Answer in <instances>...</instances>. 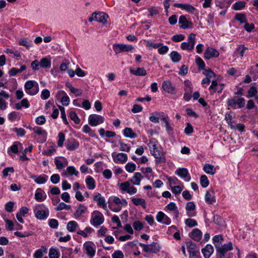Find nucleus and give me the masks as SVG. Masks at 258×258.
<instances>
[{
  "label": "nucleus",
  "mask_w": 258,
  "mask_h": 258,
  "mask_svg": "<svg viewBox=\"0 0 258 258\" xmlns=\"http://www.w3.org/2000/svg\"><path fill=\"white\" fill-rule=\"evenodd\" d=\"M19 146H22V144L18 142H15L8 149V153L12 155L11 153H17L18 152Z\"/></svg>",
  "instance_id": "obj_37"
},
{
  "label": "nucleus",
  "mask_w": 258,
  "mask_h": 258,
  "mask_svg": "<svg viewBox=\"0 0 258 258\" xmlns=\"http://www.w3.org/2000/svg\"><path fill=\"white\" fill-rule=\"evenodd\" d=\"M156 220L158 222L162 223L166 225H169L171 223L170 218L161 211L157 213L156 215Z\"/></svg>",
  "instance_id": "obj_19"
},
{
  "label": "nucleus",
  "mask_w": 258,
  "mask_h": 258,
  "mask_svg": "<svg viewBox=\"0 0 258 258\" xmlns=\"http://www.w3.org/2000/svg\"><path fill=\"white\" fill-rule=\"evenodd\" d=\"M26 69V66L25 65H23L21 67L20 69H17L15 68H12L9 71V75L11 76H14L17 75L18 73H20L25 70Z\"/></svg>",
  "instance_id": "obj_44"
},
{
  "label": "nucleus",
  "mask_w": 258,
  "mask_h": 258,
  "mask_svg": "<svg viewBox=\"0 0 258 258\" xmlns=\"http://www.w3.org/2000/svg\"><path fill=\"white\" fill-rule=\"evenodd\" d=\"M204 170L208 174L213 175L216 172V168L212 165L206 164L204 166Z\"/></svg>",
  "instance_id": "obj_49"
},
{
  "label": "nucleus",
  "mask_w": 258,
  "mask_h": 258,
  "mask_svg": "<svg viewBox=\"0 0 258 258\" xmlns=\"http://www.w3.org/2000/svg\"><path fill=\"white\" fill-rule=\"evenodd\" d=\"M233 249L231 242H229L224 245L216 246L217 258H225V254L227 251Z\"/></svg>",
  "instance_id": "obj_7"
},
{
  "label": "nucleus",
  "mask_w": 258,
  "mask_h": 258,
  "mask_svg": "<svg viewBox=\"0 0 258 258\" xmlns=\"http://www.w3.org/2000/svg\"><path fill=\"white\" fill-rule=\"evenodd\" d=\"M39 62L41 68H50L51 67V58L49 56L42 58Z\"/></svg>",
  "instance_id": "obj_38"
},
{
  "label": "nucleus",
  "mask_w": 258,
  "mask_h": 258,
  "mask_svg": "<svg viewBox=\"0 0 258 258\" xmlns=\"http://www.w3.org/2000/svg\"><path fill=\"white\" fill-rule=\"evenodd\" d=\"M93 201L97 203V205L99 207H101L106 211H108L105 198L101 194H96L94 196Z\"/></svg>",
  "instance_id": "obj_14"
},
{
  "label": "nucleus",
  "mask_w": 258,
  "mask_h": 258,
  "mask_svg": "<svg viewBox=\"0 0 258 258\" xmlns=\"http://www.w3.org/2000/svg\"><path fill=\"white\" fill-rule=\"evenodd\" d=\"M196 205L193 202H189L187 203L185 206V210L186 211L187 215L188 217H194L196 215V212L195 211Z\"/></svg>",
  "instance_id": "obj_21"
},
{
  "label": "nucleus",
  "mask_w": 258,
  "mask_h": 258,
  "mask_svg": "<svg viewBox=\"0 0 258 258\" xmlns=\"http://www.w3.org/2000/svg\"><path fill=\"white\" fill-rule=\"evenodd\" d=\"M66 86L69 88L70 91L76 96H80L82 95L83 92L82 90L75 88L71 84H67Z\"/></svg>",
  "instance_id": "obj_47"
},
{
  "label": "nucleus",
  "mask_w": 258,
  "mask_h": 258,
  "mask_svg": "<svg viewBox=\"0 0 258 258\" xmlns=\"http://www.w3.org/2000/svg\"><path fill=\"white\" fill-rule=\"evenodd\" d=\"M112 157L113 162L116 164H124L127 161L128 157L126 154L113 152L112 153Z\"/></svg>",
  "instance_id": "obj_12"
},
{
  "label": "nucleus",
  "mask_w": 258,
  "mask_h": 258,
  "mask_svg": "<svg viewBox=\"0 0 258 258\" xmlns=\"http://www.w3.org/2000/svg\"><path fill=\"white\" fill-rule=\"evenodd\" d=\"M179 24L180 27L184 29L191 28L193 26L192 23L188 21L186 18L183 15L180 16L179 19Z\"/></svg>",
  "instance_id": "obj_20"
},
{
  "label": "nucleus",
  "mask_w": 258,
  "mask_h": 258,
  "mask_svg": "<svg viewBox=\"0 0 258 258\" xmlns=\"http://www.w3.org/2000/svg\"><path fill=\"white\" fill-rule=\"evenodd\" d=\"M24 90L25 92L29 95H35L39 92V85L35 81H27L25 82L24 85Z\"/></svg>",
  "instance_id": "obj_4"
},
{
  "label": "nucleus",
  "mask_w": 258,
  "mask_h": 258,
  "mask_svg": "<svg viewBox=\"0 0 258 258\" xmlns=\"http://www.w3.org/2000/svg\"><path fill=\"white\" fill-rule=\"evenodd\" d=\"M79 143L74 139L71 138L68 140L66 143V146L68 150L73 151L76 150L79 147Z\"/></svg>",
  "instance_id": "obj_27"
},
{
  "label": "nucleus",
  "mask_w": 258,
  "mask_h": 258,
  "mask_svg": "<svg viewBox=\"0 0 258 258\" xmlns=\"http://www.w3.org/2000/svg\"><path fill=\"white\" fill-rule=\"evenodd\" d=\"M202 252L205 258H209L214 252L213 247L210 244H207L202 249Z\"/></svg>",
  "instance_id": "obj_33"
},
{
  "label": "nucleus",
  "mask_w": 258,
  "mask_h": 258,
  "mask_svg": "<svg viewBox=\"0 0 258 258\" xmlns=\"http://www.w3.org/2000/svg\"><path fill=\"white\" fill-rule=\"evenodd\" d=\"M108 18V15L104 13L94 12L92 14L91 17L89 18V21L92 22L93 21H96L102 23L103 25H105L107 23Z\"/></svg>",
  "instance_id": "obj_9"
},
{
  "label": "nucleus",
  "mask_w": 258,
  "mask_h": 258,
  "mask_svg": "<svg viewBox=\"0 0 258 258\" xmlns=\"http://www.w3.org/2000/svg\"><path fill=\"white\" fill-rule=\"evenodd\" d=\"M78 226L79 225L77 222L75 221H71L68 222L67 226V229L69 231L74 232L76 231Z\"/></svg>",
  "instance_id": "obj_43"
},
{
  "label": "nucleus",
  "mask_w": 258,
  "mask_h": 258,
  "mask_svg": "<svg viewBox=\"0 0 258 258\" xmlns=\"http://www.w3.org/2000/svg\"><path fill=\"white\" fill-rule=\"evenodd\" d=\"M200 183L203 187H207L208 186L209 182L207 177L205 175H203L201 176Z\"/></svg>",
  "instance_id": "obj_55"
},
{
  "label": "nucleus",
  "mask_w": 258,
  "mask_h": 258,
  "mask_svg": "<svg viewBox=\"0 0 258 258\" xmlns=\"http://www.w3.org/2000/svg\"><path fill=\"white\" fill-rule=\"evenodd\" d=\"M79 172L73 166H68L62 173V175L64 177H68L70 175H75L78 176Z\"/></svg>",
  "instance_id": "obj_28"
},
{
  "label": "nucleus",
  "mask_w": 258,
  "mask_h": 258,
  "mask_svg": "<svg viewBox=\"0 0 258 258\" xmlns=\"http://www.w3.org/2000/svg\"><path fill=\"white\" fill-rule=\"evenodd\" d=\"M49 258H59V254L57 251L54 248H50L49 251Z\"/></svg>",
  "instance_id": "obj_64"
},
{
  "label": "nucleus",
  "mask_w": 258,
  "mask_h": 258,
  "mask_svg": "<svg viewBox=\"0 0 258 258\" xmlns=\"http://www.w3.org/2000/svg\"><path fill=\"white\" fill-rule=\"evenodd\" d=\"M202 232L197 228L194 229L190 233V237L195 241H199L202 237Z\"/></svg>",
  "instance_id": "obj_35"
},
{
  "label": "nucleus",
  "mask_w": 258,
  "mask_h": 258,
  "mask_svg": "<svg viewBox=\"0 0 258 258\" xmlns=\"http://www.w3.org/2000/svg\"><path fill=\"white\" fill-rule=\"evenodd\" d=\"M46 198V195L43 190L38 188L36 190L35 194V199L38 202H42L45 200Z\"/></svg>",
  "instance_id": "obj_31"
},
{
  "label": "nucleus",
  "mask_w": 258,
  "mask_h": 258,
  "mask_svg": "<svg viewBox=\"0 0 258 258\" xmlns=\"http://www.w3.org/2000/svg\"><path fill=\"white\" fill-rule=\"evenodd\" d=\"M133 203L136 206L141 205L144 209L146 208L145 200L142 198H133Z\"/></svg>",
  "instance_id": "obj_45"
},
{
  "label": "nucleus",
  "mask_w": 258,
  "mask_h": 258,
  "mask_svg": "<svg viewBox=\"0 0 258 258\" xmlns=\"http://www.w3.org/2000/svg\"><path fill=\"white\" fill-rule=\"evenodd\" d=\"M151 154L157 159V162H165L164 153L161 146L154 139L150 140L148 144Z\"/></svg>",
  "instance_id": "obj_2"
},
{
  "label": "nucleus",
  "mask_w": 258,
  "mask_h": 258,
  "mask_svg": "<svg viewBox=\"0 0 258 258\" xmlns=\"http://www.w3.org/2000/svg\"><path fill=\"white\" fill-rule=\"evenodd\" d=\"M87 208L83 204H80L77 208L76 212L74 213V216L76 218H79L82 214H84Z\"/></svg>",
  "instance_id": "obj_36"
},
{
  "label": "nucleus",
  "mask_w": 258,
  "mask_h": 258,
  "mask_svg": "<svg viewBox=\"0 0 258 258\" xmlns=\"http://www.w3.org/2000/svg\"><path fill=\"white\" fill-rule=\"evenodd\" d=\"M248 50V47L245 46L244 45H240L238 47L235 49L234 51V53L237 54L239 53L240 56L242 57L246 52V51Z\"/></svg>",
  "instance_id": "obj_41"
},
{
  "label": "nucleus",
  "mask_w": 258,
  "mask_h": 258,
  "mask_svg": "<svg viewBox=\"0 0 258 258\" xmlns=\"http://www.w3.org/2000/svg\"><path fill=\"white\" fill-rule=\"evenodd\" d=\"M3 97L8 99L9 95L6 92L2 91L0 92V109L2 110H5L7 108V103Z\"/></svg>",
  "instance_id": "obj_30"
},
{
  "label": "nucleus",
  "mask_w": 258,
  "mask_h": 258,
  "mask_svg": "<svg viewBox=\"0 0 258 258\" xmlns=\"http://www.w3.org/2000/svg\"><path fill=\"white\" fill-rule=\"evenodd\" d=\"M58 137L57 145L59 147H62L65 140V135L63 133L60 132L58 134Z\"/></svg>",
  "instance_id": "obj_61"
},
{
  "label": "nucleus",
  "mask_w": 258,
  "mask_h": 258,
  "mask_svg": "<svg viewBox=\"0 0 258 258\" xmlns=\"http://www.w3.org/2000/svg\"><path fill=\"white\" fill-rule=\"evenodd\" d=\"M123 135L124 137L131 139H134L137 137V134L130 127H125L124 129Z\"/></svg>",
  "instance_id": "obj_39"
},
{
  "label": "nucleus",
  "mask_w": 258,
  "mask_h": 258,
  "mask_svg": "<svg viewBox=\"0 0 258 258\" xmlns=\"http://www.w3.org/2000/svg\"><path fill=\"white\" fill-rule=\"evenodd\" d=\"M70 118L73 120L75 123L76 124H79L80 122V119L78 117L77 114L75 111H71L70 113Z\"/></svg>",
  "instance_id": "obj_57"
},
{
  "label": "nucleus",
  "mask_w": 258,
  "mask_h": 258,
  "mask_svg": "<svg viewBox=\"0 0 258 258\" xmlns=\"http://www.w3.org/2000/svg\"><path fill=\"white\" fill-rule=\"evenodd\" d=\"M144 251L151 253H157L159 251L160 247L157 243H153L151 244H145L140 243Z\"/></svg>",
  "instance_id": "obj_13"
},
{
  "label": "nucleus",
  "mask_w": 258,
  "mask_h": 258,
  "mask_svg": "<svg viewBox=\"0 0 258 258\" xmlns=\"http://www.w3.org/2000/svg\"><path fill=\"white\" fill-rule=\"evenodd\" d=\"M119 144L120 151L126 152H128L130 151L131 148L126 144L120 142Z\"/></svg>",
  "instance_id": "obj_62"
},
{
  "label": "nucleus",
  "mask_w": 258,
  "mask_h": 258,
  "mask_svg": "<svg viewBox=\"0 0 258 258\" xmlns=\"http://www.w3.org/2000/svg\"><path fill=\"white\" fill-rule=\"evenodd\" d=\"M19 114L18 112L13 111L8 114V118L10 120L13 121L17 119H19Z\"/></svg>",
  "instance_id": "obj_59"
},
{
  "label": "nucleus",
  "mask_w": 258,
  "mask_h": 258,
  "mask_svg": "<svg viewBox=\"0 0 258 258\" xmlns=\"http://www.w3.org/2000/svg\"><path fill=\"white\" fill-rule=\"evenodd\" d=\"M170 58L174 62H178L181 59V55L177 51H172L169 54Z\"/></svg>",
  "instance_id": "obj_46"
},
{
  "label": "nucleus",
  "mask_w": 258,
  "mask_h": 258,
  "mask_svg": "<svg viewBox=\"0 0 258 258\" xmlns=\"http://www.w3.org/2000/svg\"><path fill=\"white\" fill-rule=\"evenodd\" d=\"M30 177L32 178L35 183L37 184H44L45 183L48 179V176L45 174H42L40 175H35L33 174H30Z\"/></svg>",
  "instance_id": "obj_25"
},
{
  "label": "nucleus",
  "mask_w": 258,
  "mask_h": 258,
  "mask_svg": "<svg viewBox=\"0 0 258 258\" xmlns=\"http://www.w3.org/2000/svg\"><path fill=\"white\" fill-rule=\"evenodd\" d=\"M49 210L48 209L46 210H38L35 212L36 217L40 220L46 219L49 216Z\"/></svg>",
  "instance_id": "obj_29"
},
{
  "label": "nucleus",
  "mask_w": 258,
  "mask_h": 258,
  "mask_svg": "<svg viewBox=\"0 0 258 258\" xmlns=\"http://www.w3.org/2000/svg\"><path fill=\"white\" fill-rule=\"evenodd\" d=\"M235 19L239 21L240 23L245 24L247 21L245 16L243 14H237L235 15Z\"/></svg>",
  "instance_id": "obj_60"
},
{
  "label": "nucleus",
  "mask_w": 258,
  "mask_h": 258,
  "mask_svg": "<svg viewBox=\"0 0 258 258\" xmlns=\"http://www.w3.org/2000/svg\"><path fill=\"white\" fill-rule=\"evenodd\" d=\"M84 248L88 255L93 257L95 253L94 244L91 242H86L84 244Z\"/></svg>",
  "instance_id": "obj_22"
},
{
  "label": "nucleus",
  "mask_w": 258,
  "mask_h": 258,
  "mask_svg": "<svg viewBox=\"0 0 258 258\" xmlns=\"http://www.w3.org/2000/svg\"><path fill=\"white\" fill-rule=\"evenodd\" d=\"M71 206L70 205H68L65 203L61 202L60 203L57 207L55 208V210L57 211H61L62 210H69L71 209Z\"/></svg>",
  "instance_id": "obj_52"
},
{
  "label": "nucleus",
  "mask_w": 258,
  "mask_h": 258,
  "mask_svg": "<svg viewBox=\"0 0 258 258\" xmlns=\"http://www.w3.org/2000/svg\"><path fill=\"white\" fill-rule=\"evenodd\" d=\"M127 205V202L125 199H121L117 196H112L109 199V208L114 212H119L122 208L125 207Z\"/></svg>",
  "instance_id": "obj_3"
},
{
  "label": "nucleus",
  "mask_w": 258,
  "mask_h": 258,
  "mask_svg": "<svg viewBox=\"0 0 258 258\" xmlns=\"http://www.w3.org/2000/svg\"><path fill=\"white\" fill-rule=\"evenodd\" d=\"M56 151V146L55 145L51 146L50 149H47V150L44 151L43 152V154L44 155L50 156H51L54 152Z\"/></svg>",
  "instance_id": "obj_54"
},
{
  "label": "nucleus",
  "mask_w": 258,
  "mask_h": 258,
  "mask_svg": "<svg viewBox=\"0 0 258 258\" xmlns=\"http://www.w3.org/2000/svg\"><path fill=\"white\" fill-rule=\"evenodd\" d=\"M47 252V248L45 246H41L40 249L36 250L34 254V258H42L43 255Z\"/></svg>",
  "instance_id": "obj_40"
},
{
  "label": "nucleus",
  "mask_w": 258,
  "mask_h": 258,
  "mask_svg": "<svg viewBox=\"0 0 258 258\" xmlns=\"http://www.w3.org/2000/svg\"><path fill=\"white\" fill-rule=\"evenodd\" d=\"M85 182L88 189L92 190L95 187V181L92 176H87Z\"/></svg>",
  "instance_id": "obj_42"
},
{
  "label": "nucleus",
  "mask_w": 258,
  "mask_h": 258,
  "mask_svg": "<svg viewBox=\"0 0 258 258\" xmlns=\"http://www.w3.org/2000/svg\"><path fill=\"white\" fill-rule=\"evenodd\" d=\"M205 201L209 204H213L216 202L215 193L213 189H210L206 193Z\"/></svg>",
  "instance_id": "obj_24"
},
{
  "label": "nucleus",
  "mask_w": 258,
  "mask_h": 258,
  "mask_svg": "<svg viewBox=\"0 0 258 258\" xmlns=\"http://www.w3.org/2000/svg\"><path fill=\"white\" fill-rule=\"evenodd\" d=\"M62 161L59 160L58 157L54 159V163L57 169L60 170L67 166L68 164V160L65 158H62Z\"/></svg>",
  "instance_id": "obj_32"
},
{
  "label": "nucleus",
  "mask_w": 258,
  "mask_h": 258,
  "mask_svg": "<svg viewBox=\"0 0 258 258\" xmlns=\"http://www.w3.org/2000/svg\"><path fill=\"white\" fill-rule=\"evenodd\" d=\"M104 121V118L101 115L91 114L88 117V122L92 126H96Z\"/></svg>",
  "instance_id": "obj_11"
},
{
  "label": "nucleus",
  "mask_w": 258,
  "mask_h": 258,
  "mask_svg": "<svg viewBox=\"0 0 258 258\" xmlns=\"http://www.w3.org/2000/svg\"><path fill=\"white\" fill-rule=\"evenodd\" d=\"M125 170L129 173H133L136 170V165L135 163L129 162L125 166Z\"/></svg>",
  "instance_id": "obj_51"
},
{
  "label": "nucleus",
  "mask_w": 258,
  "mask_h": 258,
  "mask_svg": "<svg viewBox=\"0 0 258 258\" xmlns=\"http://www.w3.org/2000/svg\"><path fill=\"white\" fill-rule=\"evenodd\" d=\"M113 50L115 54H118L122 52L131 51L134 49L132 45L124 44L122 43H115L113 45Z\"/></svg>",
  "instance_id": "obj_10"
},
{
  "label": "nucleus",
  "mask_w": 258,
  "mask_h": 258,
  "mask_svg": "<svg viewBox=\"0 0 258 258\" xmlns=\"http://www.w3.org/2000/svg\"><path fill=\"white\" fill-rule=\"evenodd\" d=\"M175 174L183 178L185 181L190 180V176L186 168H179L175 171Z\"/></svg>",
  "instance_id": "obj_18"
},
{
  "label": "nucleus",
  "mask_w": 258,
  "mask_h": 258,
  "mask_svg": "<svg viewBox=\"0 0 258 258\" xmlns=\"http://www.w3.org/2000/svg\"><path fill=\"white\" fill-rule=\"evenodd\" d=\"M130 72L137 76H145L147 75V72L143 68H138L136 70L130 68Z\"/></svg>",
  "instance_id": "obj_34"
},
{
  "label": "nucleus",
  "mask_w": 258,
  "mask_h": 258,
  "mask_svg": "<svg viewBox=\"0 0 258 258\" xmlns=\"http://www.w3.org/2000/svg\"><path fill=\"white\" fill-rule=\"evenodd\" d=\"M227 105L233 109L241 108L244 106L245 99L243 98H231L227 100Z\"/></svg>",
  "instance_id": "obj_8"
},
{
  "label": "nucleus",
  "mask_w": 258,
  "mask_h": 258,
  "mask_svg": "<svg viewBox=\"0 0 258 258\" xmlns=\"http://www.w3.org/2000/svg\"><path fill=\"white\" fill-rule=\"evenodd\" d=\"M164 210L166 212L171 213L175 218H178L179 216V211L177 207L174 203H170L165 207Z\"/></svg>",
  "instance_id": "obj_16"
},
{
  "label": "nucleus",
  "mask_w": 258,
  "mask_h": 258,
  "mask_svg": "<svg viewBox=\"0 0 258 258\" xmlns=\"http://www.w3.org/2000/svg\"><path fill=\"white\" fill-rule=\"evenodd\" d=\"M56 97H61L60 101L63 105L68 106L70 103V98L66 94V93L63 90H59L57 94Z\"/></svg>",
  "instance_id": "obj_26"
},
{
  "label": "nucleus",
  "mask_w": 258,
  "mask_h": 258,
  "mask_svg": "<svg viewBox=\"0 0 258 258\" xmlns=\"http://www.w3.org/2000/svg\"><path fill=\"white\" fill-rule=\"evenodd\" d=\"M219 55V52L215 48L211 47H208L204 52V58L206 59L217 58Z\"/></svg>",
  "instance_id": "obj_15"
},
{
  "label": "nucleus",
  "mask_w": 258,
  "mask_h": 258,
  "mask_svg": "<svg viewBox=\"0 0 258 258\" xmlns=\"http://www.w3.org/2000/svg\"><path fill=\"white\" fill-rule=\"evenodd\" d=\"M143 178L141 173L136 172L129 181L118 183V186L122 191L126 192L130 195H134L137 193V189L131 185V182L134 185H139Z\"/></svg>",
  "instance_id": "obj_1"
},
{
  "label": "nucleus",
  "mask_w": 258,
  "mask_h": 258,
  "mask_svg": "<svg viewBox=\"0 0 258 258\" xmlns=\"http://www.w3.org/2000/svg\"><path fill=\"white\" fill-rule=\"evenodd\" d=\"M169 50V47L166 45H164L161 43V45L158 47V52L160 54H164L166 53Z\"/></svg>",
  "instance_id": "obj_56"
},
{
  "label": "nucleus",
  "mask_w": 258,
  "mask_h": 258,
  "mask_svg": "<svg viewBox=\"0 0 258 258\" xmlns=\"http://www.w3.org/2000/svg\"><path fill=\"white\" fill-rule=\"evenodd\" d=\"M196 42V34H190L187 38V42H182L180 45L181 49L183 50L191 51L195 47Z\"/></svg>",
  "instance_id": "obj_5"
},
{
  "label": "nucleus",
  "mask_w": 258,
  "mask_h": 258,
  "mask_svg": "<svg viewBox=\"0 0 258 258\" xmlns=\"http://www.w3.org/2000/svg\"><path fill=\"white\" fill-rule=\"evenodd\" d=\"M245 5L244 2L239 1L235 3L233 6L232 8L235 10H240L242 9Z\"/></svg>",
  "instance_id": "obj_53"
},
{
  "label": "nucleus",
  "mask_w": 258,
  "mask_h": 258,
  "mask_svg": "<svg viewBox=\"0 0 258 258\" xmlns=\"http://www.w3.org/2000/svg\"><path fill=\"white\" fill-rule=\"evenodd\" d=\"M104 221L103 214L99 211H94L91 213V224L95 227L101 225Z\"/></svg>",
  "instance_id": "obj_6"
},
{
  "label": "nucleus",
  "mask_w": 258,
  "mask_h": 258,
  "mask_svg": "<svg viewBox=\"0 0 258 258\" xmlns=\"http://www.w3.org/2000/svg\"><path fill=\"white\" fill-rule=\"evenodd\" d=\"M185 224L189 227H193L197 226V222L192 219L188 218L185 220Z\"/></svg>",
  "instance_id": "obj_58"
},
{
  "label": "nucleus",
  "mask_w": 258,
  "mask_h": 258,
  "mask_svg": "<svg viewBox=\"0 0 258 258\" xmlns=\"http://www.w3.org/2000/svg\"><path fill=\"white\" fill-rule=\"evenodd\" d=\"M223 240V236L221 235H217L213 237V243L216 248V246H219Z\"/></svg>",
  "instance_id": "obj_50"
},
{
  "label": "nucleus",
  "mask_w": 258,
  "mask_h": 258,
  "mask_svg": "<svg viewBox=\"0 0 258 258\" xmlns=\"http://www.w3.org/2000/svg\"><path fill=\"white\" fill-rule=\"evenodd\" d=\"M94 231L93 229L90 227H87L84 230H79L77 232L78 234L84 237H87L88 234L91 233Z\"/></svg>",
  "instance_id": "obj_48"
},
{
  "label": "nucleus",
  "mask_w": 258,
  "mask_h": 258,
  "mask_svg": "<svg viewBox=\"0 0 258 258\" xmlns=\"http://www.w3.org/2000/svg\"><path fill=\"white\" fill-rule=\"evenodd\" d=\"M162 88L165 92L168 93L174 94L176 93L175 87L170 81H166L163 82Z\"/></svg>",
  "instance_id": "obj_23"
},
{
  "label": "nucleus",
  "mask_w": 258,
  "mask_h": 258,
  "mask_svg": "<svg viewBox=\"0 0 258 258\" xmlns=\"http://www.w3.org/2000/svg\"><path fill=\"white\" fill-rule=\"evenodd\" d=\"M32 131H33L35 134L40 136L38 140L39 142L42 143L46 141L47 133L44 130L42 129L41 127L37 126L34 127L32 129Z\"/></svg>",
  "instance_id": "obj_17"
},
{
  "label": "nucleus",
  "mask_w": 258,
  "mask_h": 258,
  "mask_svg": "<svg viewBox=\"0 0 258 258\" xmlns=\"http://www.w3.org/2000/svg\"><path fill=\"white\" fill-rule=\"evenodd\" d=\"M31 66L32 70L35 71L39 70L40 68H41L40 62L37 59L33 60L31 62Z\"/></svg>",
  "instance_id": "obj_63"
}]
</instances>
